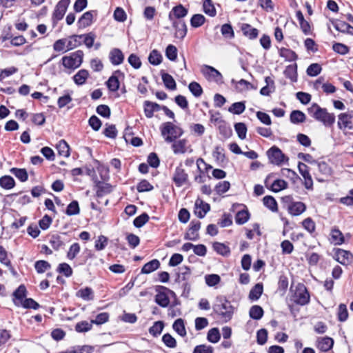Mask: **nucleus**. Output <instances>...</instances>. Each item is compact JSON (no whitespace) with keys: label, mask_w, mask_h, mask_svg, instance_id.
Wrapping results in <instances>:
<instances>
[{"label":"nucleus","mask_w":353,"mask_h":353,"mask_svg":"<svg viewBox=\"0 0 353 353\" xmlns=\"http://www.w3.org/2000/svg\"><path fill=\"white\" fill-rule=\"evenodd\" d=\"M156 303L163 307H166L170 304V299L168 295L164 292H159L155 296Z\"/></svg>","instance_id":"nucleus-44"},{"label":"nucleus","mask_w":353,"mask_h":353,"mask_svg":"<svg viewBox=\"0 0 353 353\" xmlns=\"http://www.w3.org/2000/svg\"><path fill=\"white\" fill-rule=\"evenodd\" d=\"M161 78L165 86L171 90H174L176 88V85L173 77L165 72L161 74Z\"/></svg>","instance_id":"nucleus-30"},{"label":"nucleus","mask_w":353,"mask_h":353,"mask_svg":"<svg viewBox=\"0 0 353 353\" xmlns=\"http://www.w3.org/2000/svg\"><path fill=\"white\" fill-rule=\"evenodd\" d=\"M210 210V205L205 203L202 199L198 198L194 203V214L199 219L205 217V214Z\"/></svg>","instance_id":"nucleus-11"},{"label":"nucleus","mask_w":353,"mask_h":353,"mask_svg":"<svg viewBox=\"0 0 353 353\" xmlns=\"http://www.w3.org/2000/svg\"><path fill=\"white\" fill-rule=\"evenodd\" d=\"M82 39L81 34L76 35L74 34L70 37V40L67 43L66 50H72L81 45Z\"/></svg>","instance_id":"nucleus-37"},{"label":"nucleus","mask_w":353,"mask_h":353,"mask_svg":"<svg viewBox=\"0 0 353 353\" xmlns=\"http://www.w3.org/2000/svg\"><path fill=\"white\" fill-rule=\"evenodd\" d=\"M305 119V114L300 110H293L290 114V121L292 123H303Z\"/></svg>","instance_id":"nucleus-38"},{"label":"nucleus","mask_w":353,"mask_h":353,"mask_svg":"<svg viewBox=\"0 0 353 353\" xmlns=\"http://www.w3.org/2000/svg\"><path fill=\"white\" fill-rule=\"evenodd\" d=\"M57 149L59 155L65 157L70 156V147L65 140L61 139L59 141Z\"/></svg>","instance_id":"nucleus-33"},{"label":"nucleus","mask_w":353,"mask_h":353,"mask_svg":"<svg viewBox=\"0 0 353 353\" xmlns=\"http://www.w3.org/2000/svg\"><path fill=\"white\" fill-rule=\"evenodd\" d=\"M265 82L266 85L261 89L260 94L263 96H269L272 92H274V82L270 77L265 78Z\"/></svg>","instance_id":"nucleus-24"},{"label":"nucleus","mask_w":353,"mask_h":353,"mask_svg":"<svg viewBox=\"0 0 353 353\" xmlns=\"http://www.w3.org/2000/svg\"><path fill=\"white\" fill-rule=\"evenodd\" d=\"M241 30L244 36L247 37L250 39H254L259 35V30L254 28L248 23H243L241 27Z\"/></svg>","instance_id":"nucleus-21"},{"label":"nucleus","mask_w":353,"mask_h":353,"mask_svg":"<svg viewBox=\"0 0 353 353\" xmlns=\"http://www.w3.org/2000/svg\"><path fill=\"white\" fill-rule=\"evenodd\" d=\"M149 220V216L147 213L144 212L136 217L133 221L134 225L136 228H141Z\"/></svg>","instance_id":"nucleus-60"},{"label":"nucleus","mask_w":353,"mask_h":353,"mask_svg":"<svg viewBox=\"0 0 353 353\" xmlns=\"http://www.w3.org/2000/svg\"><path fill=\"white\" fill-rule=\"evenodd\" d=\"M95 186L97 188L96 195L98 198H101L105 194H110L112 191V186L109 183H103L97 179L95 176L93 178Z\"/></svg>","instance_id":"nucleus-13"},{"label":"nucleus","mask_w":353,"mask_h":353,"mask_svg":"<svg viewBox=\"0 0 353 353\" xmlns=\"http://www.w3.org/2000/svg\"><path fill=\"white\" fill-rule=\"evenodd\" d=\"M161 135L167 143H172L183 134V130L171 122H165L161 128Z\"/></svg>","instance_id":"nucleus-3"},{"label":"nucleus","mask_w":353,"mask_h":353,"mask_svg":"<svg viewBox=\"0 0 353 353\" xmlns=\"http://www.w3.org/2000/svg\"><path fill=\"white\" fill-rule=\"evenodd\" d=\"M34 268L36 271L39 274H41L45 272L46 270H49L51 268L50 264L43 260L37 261L34 264Z\"/></svg>","instance_id":"nucleus-52"},{"label":"nucleus","mask_w":353,"mask_h":353,"mask_svg":"<svg viewBox=\"0 0 353 353\" xmlns=\"http://www.w3.org/2000/svg\"><path fill=\"white\" fill-rule=\"evenodd\" d=\"M188 88L191 93L195 97H199L202 93H203V89L200 84L197 82L192 81L191 82L189 85Z\"/></svg>","instance_id":"nucleus-53"},{"label":"nucleus","mask_w":353,"mask_h":353,"mask_svg":"<svg viewBox=\"0 0 353 353\" xmlns=\"http://www.w3.org/2000/svg\"><path fill=\"white\" fill-rule=\"evenodd\" d=\"M10 172L21 182H25L28 179V172L24 168H12L10 170Z\"/></svg>","instance_id":"nucleus-31"},{"label":"nucleus","mask_w":353,"mask_h":353,"mask_svg":"<svg viewBox=\"0 0 353 353\" xmlns=\"http://www.w3.org/2000/svg\"><path fill=\"white\" fill-rule=\"evenodd\" d=\"M77 296L78 297H81L85 301H90L94 299L93 290L89 287L80 289L79 291H77Z\"/></svg>","instance_id":"nucleus-35"},{"label":"nucleus","mask_w":353,"mask_h":353,"mask_svg":"<svg viewBox=\"0 0 353 353\" xmlns=\"http://www.w3.org/2000/svg\"><path fill=\"white\" fill-rule=\"evenodd\" d=\"M148 61L152 65H158L162 61V55L158 50H153L149 54Z\"/></svg>","instance_id":"nucleus-43"},{"label":"nucleus","mask_w":353,"mask_h":353,"mask_svg":"<svg viewBox=\"0 0 353 353\" xmlns=\"http://www.w3.org/2000/svg\"><path fill=\"white\" fill-rule=\"evenodd\" d=\"M66 39H60L57 40L53 44V49L54 51L58 52H66Z\"/></svg>","instance_id":"nucleus-55"},{"label":"nucleus","mask_w":353,"mask_h":353,"mask_svg":"<svg viewBox=\"0 0 353 353\" xmlns=\"http://www.w3.org/2000/svg\"><path fill=\"white\" fill-rule=\"evenodd\" d=\"M220 338L221 334L218 328L214 327L208 331L207 339L210 342L213 343H217Z\"/></svg>","instance_id":"nucleus-50"},{"label":"nucleus","mask_w":353,"mask_h":353,"mask_svg":"<svg viewBox=\"0 0 353 353\" xmlns=\"http://www.w3.org/2000/svg\"><path fill=\"white\" fill-rule=\"evenodd\" d=\"M263 201L264 205L269 208L270 210L272 212H276L277 210V203L273 196H265Z\"/></svg>","instance_id":"nucleus-48"},{"label":"nucleus","mask_w":353,"mask_h":353,"mask_svg":"<svg viewBox=\"0 0 353 353\" xmlns=\"http://www.w3.org/2000/svg\"><path fill=\"white\" fill-rule=\"evenodd\" d=\"M321 66L319 63H312L307 69V74L310 77H316L321 72Z\"/></svg>","instance_id":"nucleus-64"},{"label":"nucleus","mask_w":353,"mask_h":353,"mask_svg":"<svg viewBox=\"0 0 353 353\" xmlns=\"http://www.w3.org/2000/svg\"><path fill=\"white\" fill-rule=\"evenodd\" d=\"M172 143V148L174 154H184L187 152V141L185 139L175 140Z\"/></svg>","instance_id":"nucleus-23"},{"label":"nucleus","mask_w":353,"mask_h":353,"mask_svg":"<svg viewBox=\"0 0 353 353\" xmlns=\"http://www.w3.org/2000/svg\"><path fill=\"white\" fill-rule=\"evenodd\" d=\"M213 310L225 322H228L232 319L233 307L224 296L216 297V303L214 305Z\"/></svg>","instance_id":"nucleus-2"},{"label":"nucleus","mask_w":353,"mask_h":353,"mask_svg":"<svg viewBox=\"0 0 353 353\" xmlns=\"http://www.w3.org/2000/svg\"><path fill=\"white\" fill-rule=\"evenodd\" d=\"M172 181L177 188H180L184 185L189 183V176L184 168L182 167V163H179L176 167L172 177Z\"/></svg>","instance_id":"nucleus-5"},{"label":"nucleus","mask_w":353,"mask_h":353,"mask_svg":"<svg viewBox=\"0 0 353 353\" xmlns=\"http://www.w3.org/2000/svg\"><path fill=\"white\" fill-rule=\"evenodd\" d=\"M338 127L341 130L353 129L352 116L347 113H341L338 116Z\"/></svg>","instance_id":"nucleus-17"},{"label":"nucleus","mask_w":353,"mask_h":353,"mask_svg":"<svg viewBox=\"0 0 353 353\" xmlns=\"http://www.w3.org/2000/svg\"><path fill=\"white\" fill-rule=\"evenodd\" d=\"M279 55L288 61H294L298 59V55L294 51L285 48H281L279 50Z\"/></svg>","instance_id":"nucleus-25"},{"label":"nucleus","mask_w":353,"mask_h":353,"mask_svg":"<svg viewBox=\"0 0 353 353\" xmlns=\"http://www.w3.org/2000/svg\"><path fill=\"white\" fill-rule=\"evenodd\" d=\"M50 243L55 250H58L64 245L63 241L59 235H52L50 238Z\"/></svg>","instance_id":"nucleus-59"},{"label":"nucleus","mask_w":353,"mask_h":353,"mask_svg":"<svg viewBox=\"0 0 353 353\" xmlns=\"http://www.w3.org/2000/svg\"><path fill=\"white\" fill-rule=\"evenodd\" d=\"M203 11L205 14L210 17H214L216 14V9L212 3V0H205L203 1Z\"/></svg>","instance_id":"nucleus-47"},{"label":"nucleus","mask_w":353,"mask_h":353,"mask_svg":"<svg viewBox=\"0 0 353 353\" xmlns=\"http://www.w3.org/2000/svg\"><path fill=\"white\" fill-rule=\"evenodd\" d=\"M270 161L276 165H281L285 162H288L289 159L287 157L282 151L276 146H272L268 152Z\"/></svg>","instance_id":"nucleus-6"},{"label":"nucleus","mask_w":353,"mask_h":353,"mask_svg":"<svg viewBox=\"0 0 353 353\" xmlns=\"http://www.w3.org/2000/svg\"><path fill=\"white\" fill-rule=\"evenodd\" d=\"M250 218V214L248 210L239 211L235 216V221L239 225L245 223Z\"/></svg>","instance_id":"nucleus-45"},{"label":"nucleus","mask_w":353,"mask_h":353,"mask_svg":"<svg viewBox=\"0 0 353 353\" xmlns=\"http://www.w3.org/2000/svg\"><path fill=\"white\" fill-rule=\"evenodd\" d=\"M15 185V181L14 179L9 176L5 175L0 178V186L3 189L10 190Z\"/></svg>","instance_id":"nucleus-32"},{"label":"nucleus","mask_w":353,"mask_h":353,"mask_svg":"<svg viewBox=\"0 0 353 353\" xmlns=\"http://www.w3.org/2000/svg\"><path fill=\"white\" fill-rule=\"evenodd\" d=\"M338 320L341 322L345 321L348 318V312L345 304L341 303L338 307L337 312Z\"/></svg>","instance_id":"nucleus-49"},{"label":"nucleus","mask_w":353,"mask_h":353,"mask_svg":"<svg viewBox=\"0 0 353 353\" xmlns=\"http://www.w3.org/2000/svg\"><path fill=\"white\" fill-rule=\"evenodd\" d=\"M250 316L254 320H259L263 316V310L259 305H253L249 312Z\"/></svg>","instance_id":"nucleus-42"},{"label":"nucleus","mask_w":353,"mask_h":353,"mask_svg":"<svg viewBox=\"0 0 353 353\" xmlns=\"http://www.w3.org/2000/svg\"><path fill=\"white\" fill-rule=\"evenodd\" d=\"M288 183L283 179L275 180L271 186L272 191L278 192L282 190L287 188Z\"/></svg>","instance_id":"nucleus-54"},{"label":"nucleus","mask_w":353,"mask_h":353,"mask_svg":"<svg viewBox=\"0 0 353 353\" xmlns=\"http://www.w3.org/2000/svg\"><path fill=\"white\" fill-rule=\"evenodd\" d=\"M70 3V0H60L55 6L52 14V19L56 21L62 19Z\"/></svg>","instance_id":"nucleus-10"},{"label":"nucleus","mask_w":353,"mask_h":353,"mask_svg":"<svg viewBox=\"0 0 353 353\" xmlns=\"http://www.w3.org/2000/svg\"><path fill=\"white\" fill-rule=\"evenodd\" d=\"M263 285L261 283L256 284L250 290L249 294L250 299L252 301L258 300L263 293Z\"/></svg>","instance_id":"nucleus-34"},{"label":"nucleus","mask_w":353,"mask_h":353,"mask_svg":"<svg viewBox=\"0 0 353 353\" xmlns=\"http://www.w3.org/2000/svg\"><path fill=\"white\" fill-rule=\"evenodd\" d=\"M330 234L332 242L335 245H341L344 243V236L338 228L332 229Z\"/></svg>","instance_id":"nucleus-36"},{"label":"nucleus","mask_w":353,"mask_h":353,"mask_svg":"<svg viewBox=\"0 0 353 353\" xmlns=\"http://www.w3.org/2000/svg\"><path fill=\"white\" fill-rule=\"evenodd\" d=\"M160 266V262L157 259H153L145 263L141 269L142 274H150L157 270Z\"/></svg>","instance_id":"nucleus-28"},{"label":"nucleus","mask_w":353,"mask_h":353,"mask_svg":"<svg viewBox=\"0 0 353 353\" xmlns=\"http://www.w3.org/2000/svg\"><path fill=\"white\" fill-rule=\"evenodd\" d=\"M334 340L331 337H319L316 340V347L321 352H327L332 348Z\"/></svg>","instance_id":"nucleus-16"},{"label":"nucleus","mask_w":353,"mask_h":353,"mask_svg":"<svg viewBox=\"0 0 353 353\" xmlns=\"http://www.w3.org/2000/svg\"><path fill=\"white\" fill-rule=\"evenodd\" d=\"M245 110V104L244 101L235 102L228 108V111L234 114H241Z\"/></svg>","instance_id":"nucleus-40"},{"label":"nucleus","mask_w":353,"mask_h":353,"mask_svg":"<svg viewBox=\"0 0 353 353\" xmlns=\"http://www.w3.org/2000/svg\"><path fill=\"white\" fill-rule=\"evenodd\" d=\"M109 58L112 64L114 65H118L123 63L124 56L121 50L119 48H114L110 51Z\"/></svg>","instance_id":"nucleus-20"},{"label":"nucleus","mask_w":353,"mask_h":353,"mask_svg":"<svg viewBox=\"0 0 353 353\" xmlns=\"http://www.w3.org/2000/svg\"><path fill=\"white\" fill-rule=\"evenodd\" d=\"M318 166V170L321 174L327 177L332 174V168L329 166V165L324 162H316Z\"/></svg>","instance_id":"nucleus-51"},{"label":"nucleus","mask_w":353,"mask_h":353,"mask_svg":"<svg viewBox=\"0 0 353 353\" xmlns=\"http://www.w3.org/2000/svg\"><path fill=\"white\" fill-rule=\"evenodd\" d=\"M335 255L336 260L342 265H347L353 262V255L349 251L338 249Z\"/></svg>","instance_id":"nucleus-14"},{"label":"nucleus","mask_w":353,"mask_h":353,"mask_svg":"<svg viewBox=\"0 0 353 353\" xmlns=\"http://www.w3.org/2000/svg\"><path fill=\"white\" fill-rule=\"evenodd\" d=\"M206 284L210 287L217 285L221 281V278L218 274H212L205 276Z\"/></svg>","instance_id":"nucleus-62"},{"label":"nucleus","mask_w":353,"mask_h":353,"mask_svg":"<svg viewBox=\"0 0 353 353\" xmlns=\"http://www.w3.org/2000/svg\"><path fill=\"white\" fill-rule=\"evenodd\" d=\"M117 73L121 74L120 70H117L106 82L108 89L112 92H116L119 88L120 83L118 77L115 76V74Z\"/></svg>","instance_id":"nucleus-27"},{"label":"nucleus","mask_w":353,"mask_h":353,"mask_svg":"<svg viewBox=\"0 0 353 353\" xmlns=\"http://www.w3.org/2000/svg\"><path fill=\"white\" fill-rule=\"evenodd\" d=\"M201 72L208 81H214L217 83H223L222 74L212 66L204 65L202 67Z\"/></svg>","instance_id":"nucleus-8"},{"label":"nucleus","mask_w":353,"mask_h":353,"mask_svg":"<svg viewBox=\"0 0 353 353\" xmlns=\"http://www.w3.org/2000/svg\"><path fill=\"white\" fill-rule=\"evenodd\" d=\"M308 114L318 121L321 122L325 127H331L335 122V115L327 112L326 108L320 107L317 103H313L307 108Z\"/></svg>","instance_id":"nucleus-1"},{"label":"nucleus","mask_w":353,"mask_h":353,"mask_svg":"<svg viewBox=\"0 0 353 353\" xmlns=\"http://www.w3.org/2000/svg\"><path fill=\"white\" fill-rule=\"evenodd\" d=\"M97 10H90L83 13L77 21L79 28H85L92 23L94 16H97Z\"/></svg>","instance_id":"nucleus-12"},{"label":"nucleus","mask_w":353,"mask_h":353,"mask_svg":"<svg viewBox=\"0 0 353 353\" xmlns=\"http://www.w3.org/2000/svg\"><path fill=\"white\" fill-rule=\"evenodd\" d=\"M83 52L82 50H77L70 56H65L62 58L63 65L69 69L79 68L83 62Z\"/></svg>","instance_id":"nucleus-4"},{"label":"nucleus","mask_w":353,"mask_h":353,"mask_svg":"<svg viewBox=\"0 0 353 353\" xmlns=\"http://www.w3.org/2000/svg\"><path fill=\"white\" fill-rule=\"evenodd\" d=\"M172 26L175 29V37L183 39L187 34V26L184 21H173Z\"/></svg>","instance_id":"nucleus-18"},{"label":"nucleus","mask_w":353,"mask_h":353,"mask_svg":"<svg viewBox=\"0 0 353 353\" xmlns=\"http://www.w3.org/2000/svg\"><path fill=\"white\" fill-rule=\"evenodd\" d=\"M80 212V208L79 205V203L77 201H72L68 205L65 214L68 216L77 215Z\"/></svg>","instance_id":"nucleus-46"},{"label":"nucleus","mask_w":353,"mask_h":353,"mask_svg":"<svg viewBox=\"0 0 353 353\" xmlns=\"http://www.w3.org/2000/svg\"><path fill=\"white\" fill-rule=\"evenodd\" d=\"M201 222L198 220H192L190 222L188 232L185 234V240L196 241L199 238V230L201 228Z\"/></svg>","instance_id":"nucleus-9"},{"label":"nucleus","mask_w":353,"mask_h":353,"mask_svg":"<svg viewBox=\"0 0 353 353\" xmlns=\"http://www.w3.org/2000/svg\"><path fill=\"white\" fill-rule=\"evenodd\" d=\"M306 210V206L303 202H292L288 205V212L292 216H299Z\"/></svg>","instance_id":"nucleus-19"},{"label":"nucleus","mask_w":353,"mask_h":353,"mask_svg":"<svg viewBox=\"0 0 353 353\" xmlns=\"http://www.w3.org/2000/svg\"><path fill=\"white\" fill-rule=\"evenodd\" d=\"M191 274V270L188 266H183L179 268V272L176 273L175 282L180 284L183 281H188Z\"/></svg>","instance_id":"nucleus-22"},{"label":"nucleus","mask_w":353,"mask_h":353,"mask_svg":"<svg viewBox=\"0 0 353 353\" xmlns=\"http://www.w3.org/2000/svg\"><path fill=\"white\" fill-rule=\"evenodd\" d=\"M172 327L175 332H176L181 336H185L186 335V330L184 325V321L182 319H176Z\"/></svg>","instance_id":"nucleus-41"},{"label":"nucleus","mask_w":353,"mask_h":353,"mask_svg":"<svg viewBox=\"0 0 353 353\" xmlns=\"http://www.w3.org/2000/svg\"><path fill=\"white\" fill-rule=\"evenodd\" d=\"M213 248L218 254L224 256H228L230 253V248L222 243H214Z\"/></svg>","instance_id":"nucleus-39"},{"label":"nucleus","mask_w":353,"mask_h":353,"mask_svg":"<svg viewBox=\"0 0 353 353\" xmlns=\"http://www.w3.org/2000/svg\"><path fill=\"white\" fill-rule=\"evenodd\" d=\"M188 10L184 8L181 4L176 6L172 8L168 15L170 21H176L174 19H181L188 14Z\"/></svg>","instance_id":"nucleus-15"},{"label":"nucleus","mask_w":353,"mask_h":353,"mask_svg":"<svg viewBox=\"0 0 353 353\" xmlns=\"http://www.w3.org/2000/svg\"><path fill=\"white\" fill-rule=\"evenodd\" d=\"M92 324V321L90 323L86 321H81L77 323L75 330L78 332H85L91 330Z\"/></svg>","instance_id":"nucleus-58"},{"label":"nucleus","mask_w":353,"mask_h":353,"mask_svg":"<svg viewBox=\"0 0 353 353\" xmlns=\"http://www.w3.org/2000/svg\"><path fill=\"white\" fill-rule=\"evenodd\" d=\"M13 296L16 299L19 300L21 303L25 299L26 296V288L24 285H21L14 292Z\"/></svg>","instance_id":"nucleus-63"},{"label":"nucleus","mask_w":353,"mask_h":353,"mask_svg":"<svg viewBox=\"0 0 353 353\" xmlns=\"http://www.w3.org/2000/svg\"><path fill=\"white\" fill-rule=\"evenodd\" d=\"M164 327V324L162 321H157L149 329V332L154 336L159 335Z\"/></svg>","instance_id":"nucleus-57"},{"label":"nucleus","mask_w":353,"mask_h":353,"mask_svg":"<svg viewBox=\"0 0 353 353\" xmlns=\"http://www.w3.org/2000/svg\"><path fill=\"white\" fill-rule=\"evenodd\" d=\"M205 17L200 14H194L190 19V24L194 28H199L205 23Z\"/></svg>","instance_id":"nucleus-56"},{"label":"nucleus","mask_w":353,"mask_h":353,"mask_svg":"<svg viewBox=\"0 0 353 353\" xmlns=\"http://www.w3.org/2000/svg\"><path fill=\"white\" fill-rule=\"evenodd\" d=\"M89 76V72L85 69H81L74 75L73 80L78 85H81L85 83L86 79Z\"/></svg>","instance_id":"nucleus-29"},{"label":"nucleus","mask_w":353,"mask_h":353,"mask_svg":"<svg viewBox=\"0 0 353 353\" xmlns=\"http://www.w3.org/2000/svg\"><path fill=\"white\" fill-rule=\"evenodd\" d=\"M294 301L301 305H305L310 302L309 293L303 284L299 283L293 296Z\"/></svg>","instance_id":"nucleus-7"},{"label":"nucleus","mask_w":353,"mask_h":353,"mask_svg":"<svg viewBox=\"0 0 353 353\" xmlns=\"http://www.w3.org/2000/svg\"><path fill=\"white\" fill-rule=\"evenodd\" d=\"M285 76L290 79L292 82H296L297 81V65L294 63L288 65L284 70Z\"/></svg>","instance_id":"nucleus-26"},{"label":"nucleus","mask_w":353,"mask_h":353,"mask_svg":"<svg viewBox=\"0 0 353 353\" xmlns=\"http://www.w3.org/2000/svg\"><path fill=\"white\" fill-rule=\"evenodd\" d=\"M234 129L238 134V137L241 139H245L246 132H247V127L243 123H236L234 125Z\"/></svg>","instance_id":"nucleus-61"}]
</instances>
